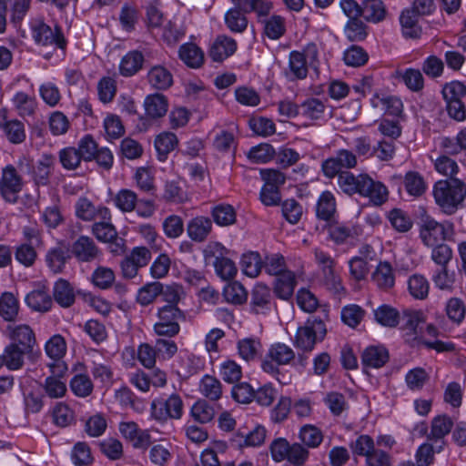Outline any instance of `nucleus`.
<instances>
[{"instance_id":"obj_63","label":"nucleus","mask_w":466,"mask_h":466,"mask_svg":"<svg viewBox=\"0 0 466 466\" xmlns=\"http://www.w3.org/2000/svg\"><path fill=\"white\" fill-rule=\"evenodd\" d=\"M442 96L446 103L461 101L466 96V86L460 81H452L443 86Z\"/></svg>"},{"instance_id":"obj_20","label":"nucleus","mask_w":466,"mask_h":466,"mask_svg":"<svg viewBox=\"0 0 466 466\" xmlns=\"http://www.w3.org/2000/svg\"><path fill=\"white\" fill-rule=\"evenodd\" d=\"M146 115L151 119L163 117L168 110L167 98L163 94L149 95L145 98Z\"/></svg>"},{"instance_id":"obj_23","label":"nucleus","mask_w":466,"mask_h":466,"mask_svg":"<svg viewBox=\"0 0 466 466\" xmlns=\"http://www.w3.org/2000/svg\"><path fill=\"white\" fill-rule=\"evenodd\" d=\"M53 297L55 301L62 308H69L75 303L76 295L71 284L59 279L54 285Z\"/></svg>"},{"instance_id":"obj_32","label":"nucleus","mask_w":466,"mask_h":466,"mask_svg":"<svg viewBox=\"0 0 466 466\" xmlns=\"http://www.w3.org/2000/svg\"><path fill=\"white\" fill-rule=\"evenodd\" d=\"M177 144V137L170 132H164L158 135L155 139V147L157 152L158 159L165 161L167 155L175 148Z\"/></svg>"},{"instance_id":"obj_39","label":"nucleus","mask_w":466,"mask_h":466,"mask_svg":"<svg viewBox=\"0 0 466 466\" xmlns=\"http://www.w3.org/2000/svg\"><path fill=\"white\" fill-rule=\"evenodd\" d=\"M25 350L21 349L16 343H11L5 347L3 355L5 359V366L9 370H15L23 366Z\"/></svg>"},{"instance_id":"obj_13","label":"nucleus","mask_w":466,"mask_h":466,"mask_svg":"<svg viewBox=\"0 0 466 466\" xmlns=\"http://www.w3.org/2000/svg\"><path fill=\"white\" fill-rule=\"evenodd\" d=\"M305 53L292 51L289 54V67L292 75L298 79H303L308 75V66L306 57H309L312 61L318 56V50L315 44H309Z\"/></svg>"},{"instance_id":"obj_64","label":"nucleus","mask_w":466,"mask_h":466,"mask_svg":"<svg viewBox=\"0 0 466 466\" xmlns=\"http://www.w3.org/2000/svg\"><path fill=\"white\" fill-rule=\"evenodd\" d=\"M429 380V375L422 368L410 370L405 376L407 386L411 390H420Z\"/></svg>"},{"instance_id":"obj_14","label":"nucleus","mask_w":466,"mask_h":466,"mask_svg":"<svg viewBox=\"0 0 466 466\" xmlns=\"http://www.w3.org/2000/svg\"><path fill=\"white\" fill-rule=\"evenodd\" d=\"M72 254L81 262H91L98 258L100 250L94 240L86 236H80L72 245Z\"/></svg>"},{"instance_id":"obj_45","label":"nucleus","mask_w":466,"mask_h":466,"mask_svg":"<svg viewBox=\"0 0 466 466\" xmlns=\"http://www.w3.org/2000/svg\"><path fill=\"white\" fill-rule=\"evenodd\" d=\"M161 291H163V284L160 282L147 283L138 290L137 300L140 305L147 306L160 295Z\"/></svg>"},{"instance_id":"obj_10","label":"nucleus","mask_w":466,"mask_h":466,"mask_svg":"<svg viewBox=\"0 0 466 466\" xmlns=\"http://www.w3.org/2000/svg\"><path fill=\"white\" fill-rule=\"evenodd\" d=\"M357 165L355 154L348 149H340L332 157L326 159L322 164V170L326 177H333L342 173V168L350 169Z\"/></svg>"},{"instance_id":"obj_53","label":"nucleus","mask_w":466,"mask_h":466,"mask_svg":"<svg viewBox=\"0 0 466 466\" xmlns=\"http://www.w3.org/2000/svg\"><path fill=\"white\" fill-rule=\"evenodd\" d=\"M113 201L116 208L123 212H130L136 208L137 197L135 192L130 189H121L114 197Z\"/></svg>"},{"instance_id":"obj_35","label":"nucleus","mask_w":466,"mask_h":466,"mask_svg":"<svg viewBox=\"0 0 466 466\" xmlns=\"http://www.w3.org/2000/svg\"><path fill=\"white\" fill-rule=\"evenodd\" d=\"M201 394L210 400H218L222 396L221 382L215 377L205 375L199 385Z\"/></svg>"},{"instance_id":"obj_27","label":"nucleus","mask_w":466,"mask_h":466,"mask_svg":"<svg viewBox=\"0 0 466 466\" xmlns=\"http://www.w3.org/2000/svg\"><path fill=\"white\" fill-rule=\"evenodd\" d=\"M296 286L295 276L291 271H286L277 276L274 283V291L281 299H289L294 292Z\"/></svg>"},{"instance_id":"obj_57","label":"nucleus","mask_w":466,"mask_h":466,"mask_svg":"<svg viewBox=\"0 0 466 466\" xmlns=\"http://www.w3.org/2000/svg\"><path fill=\"white\" fill-rule=\"evenodd\" d=\"M264 32L270 39H279L286 32L285 20L280 15H272L264 22Z\"/></svg>"},{"instance_id":"obj_54","label":"nucleus","mask_w":466,"mask_h":466,"mask_svg":"<svg viewBox=\"0 0 466 466\" xmlns=\"http://www.w3.org/2000/svg\"><path fill=\"white\" fill-rule=\"evenodd\" d=\"M405 188L411 196H421L426 189V184L423 177L414 171H410L406 174L404 178Z\"/></svg>"},{"instance_id":"obj_12","label":"nucleus","mask_w":466,"mask_h":466,"mask_svg":"<svg viewBox=\"0 0 466 466\" xmlns=\"http://www.w3.org/2000/svg\"><path fill=\"white\" fill-rule=\"evenodd\" d=\"M33 33L35 41L42 46H54L61 49L66 46V41L58 26L53 30L48 25L40 22L34 26Z\"/></svg>"},{"instance_id":"obj_1","label":"nucleus","mask_w":466,"mask_h":466,"mask_svg":"<svg viewBox=\"0 0 466 466\" xmlns=\"http://www.w3.org/2000/svg\"><path fill=\"white\" fill-rule=\"evenodd\" d=\"M338 185L347 195L359 194L368 198L376 206H380L388 199V189L380 181L373 180L367 174L354 175L350 171L339 173Z\"/></svg>"},{"instance_id":"obj_11","label":"nucleus","mask_w":466,"mask_h":466,"mask_svg":"<svg viewBox=\"0 0 466 466\" xmlns=\"http://www.w3.org/2000/svg\"><path fill=\"white\" fill-rule=\"evenodd\" d=\"M274 307L270 289L264 284H257L250 292L249 308L254 314H267Z\"/></svg>"},{"instance_id":"obj_48","label":"nucleus","mask_w":466,"mask_h":466,"mask_svg":"<svg viewBox=\"0 0 466 466\" xmlns=\"http://www.w3.org/2000/svg\"><path fill=\"white\" fill-rule=\"evenodd\" d=\"M46 355L53 360H61L66 352V343L61 335H54L46 343Z\"/></svg>"},{"instance_id":"obj_9","label":"nucleus","mask_w":466,"mask_h":466,"mask_svg":"<svg viewBox=\"0 0 466 466\" xmlns=\"http://www.w3.org/2000/svg\"><path fill=\"white\" fill-rule=\"evenodd\" d=\"M23 188L22 177L12 165L6 166L2 172L0 179V193L9 203H15L18 193Z\"/></svg>"},{"instance_id":"obj_37","label":"nucleus","mask_w":466,"mask_h":466,"mask_svg":"<svg viewBox=\"0 0 466 466\" xmlns=\"http://www.w3.org/2000/svg\"><path fill=\"white\" fill-rule=\"evenodd\" d=\"M2 128L7 139L13 144H20L25 139V125L17 119L6 120Z\"/></svg>"},{"instance_id":"obj_55","label":"nucleus","mask_w":466,"mask_h":466,"mask_svg":"<svg viewBox=\"0 0 466 466\" xmlns=\"http://www.w3.org/2000/svg\"><path fill=\"white\" fill-rule=\"evenodd\" d=\"M299 439L309 448H316L322 442L323 435L319 428L309 424L300 429Z\"/></svg>"},{"instance_id":"obj_16","label":"nucleus","mask_w":466,"mask_h":466,"mask_svg":"<svg viewBox=\"0 0 466 466\" xmlns=\"http://www.w3.org/2000/svg\"><path fill=\"white\" fill-rule=\"evenodd\" d=\"M212 220L205 216L191 218L187 225L188 238L195 242H204L212 231Z\"/></svg>"},{"instance_id":"obj_34","label":"nucleus","mask_w":466,"mask_h":466,"mask_svg":"<svg viewBox=\"0 0 466 466\" xmlns=\"http://www.w3.org/2000/svg\"><path fill=\"white\" fill-rule=\"evenodd\" d=\"M92 233L97 240L105 243L116 238V229L110 219H99L92 225Z\"/></svg>"},{"instance_id":"obj_31","label":"nucleus","mask_w":466,"mask_h":466,"mask_svg":"<svg viewBox=\"0 0 466 466\" xmlns=\"http://www.w3.org/2000/svg\"><path fill=\"white\" fill-rule=\"evenodd\" d=\"M452 425L453 423L450 417L446 415L437 416L431 421L429 440L434 441L436 443L440 441L442 445V439L451 431Z\"/></svg>"},{"instance_id":"obj_61","label":"nucleus","mask_w":466,"mask_h":466,"mask_svg":"<svg viewBox=\"0 0 466 466\" xmlns=\"http://www.w3.org/2000/svg\"><path fill=\"white\" fill-rule=\"evenodd\" d=\"M71 390L78 397H86L93 390V383L88 376L76 374L70 381Z\"/></svg>"},{"instance_id":"obj_44","label":"nucleus","mask_w":466,"mask_h":466,"mask_svg":"<svg viewBox=\"0 0 466 466\" xmlns=\"http://www.w3.org/2000/svg\"><path fill=\"white\" fill-rule=\"evenodd\" d=\"M13 102L21 116H29L35 114L36 108L35 98L26 93H16L13 98Z\"/></svg>"},{"instance_id":"obj_29","label":"nucleus","mask_w":466,"mask_h":466,"mask_svg":"<svg viewBox=\"0 0 466 466\" xmlns=\"http://www.w3.org/2000/svg\"><path fill=\"white\" fill-rule=\"evenodd\" d=\"M344 34L350 42L363 41L368 35V25L360 17L348 19L344 26Z\"/></svg>"},{"instance_id":"obj_22","label":"nucleus","mask_w":466,"mask_h":466,"mask_svg":"<svg viewBox=\"0 0 466 466\" xmlns=\"http://www.w3.org/2000/svg\"><path fill=\"white\" fill-rule=\"evenodd\" d=\"M55 162L56 157L51 154H44L37 161L33 175L34 181L37 186H47L49 184L51 170Z\"/></svg>"},{"instance_id":"obj_50","label":"nucleus","mask_w":466,"mask_h":466,"mask_svg":"<svg viewBox=\"0 0 466 466\" xmlns=\"http://www.w3.org/2000/svg\"><path fill=\"white\" fill-rule=\"evenodd\" d=\"M446 315L454 324H460L465 318L466 307L459 298H451L445 307Z\"/></svg>"},{"instance_id":"obj_60","label":"nucleus","mask_w":466,"mask_h":466,"mask_svg":"<svg viewBox=\"0 0 466 466\" xmlns=\"http://www.w3.org/2000/svg\"><path fill=\"white\" fill-rule=\"evenodd\" d=\"M328 232L336 244H343L354 235V228L344 224L334 222L329 225Z\"/></svg>"},{"instance_id":"obj_6","label":"nucleus","mask_w":466,"mask_h":466,"mask_svg":"<svg viewBox=\"0 0 466 466\" xmlns=\"http://www.w3.org/2000/svg\"><path fill=\"white\" fill-rule=\"evenodd\" d=\"M315 261L320 270L319 281L329 291L339 294L343 287L340 278L335 270V260L321 249L314 250Z\"/></svg>"},{"instance_id":"obj_21","label":"nucleus","mask_w":466,"mask_h":466,"mask_svg":"<svg viewBox=\"0 0 466 466\" xmlns=\"http://www.w3.org/2000/svg\"><path fill=\"white\" fill-rule=\"evenodd\" d=\"M389 360L388 350L381 346H370L361 355L362 365L366 368L379 369Z\"/></svg>"},{"instance_id":"obj_40","label":"nucleus","mask_w":466,"mask_h":466,"mask_svg":"<svg viewBox=\"0 0 466 466\" xmlns=\"http://www.w3.org/2000/svg\"><path fill=\"white\" fill-rule=\"evenodd\" d=\"M212 218L215 223L221 227H227L236 222V212L230 205H218L212 208Z\"/></svg>"},{"instance_id":"obj_41","label":"nucleus","mask_w":466,"mask_h":466,"mask_svg":"<svg viewBox=\"0 0 466 466\" xmlns=\"http://www.w3.org/2000/svg\"><path fill=\"white\" fill-rule=\"evenodd\" d=\"M58 157L62 167L68 171L76 170L83 160L75 147H67L61 149L58 153Z\"/></svg>"},{"instance_id":"obj_59","label":"nucleus","mask_w":466,"mask_h":466,"mask_svg":"<svg viewBox=\"0 0 466 466\" xmlns=\"http://www.w3.org/2000/svg\"><path fill=\"white\" fill-rule=\"evenodd\" d=\"M260 347V342L254 339H244L238 342V354L247 361L253 360L257 358Z\"/></svg>"},{"instance_id":"obj_43","label":"nucleus","mask_w":466,"mask_h":466,"mask_svg":"<svg viewBox=\"0 0 466 466\" xmlns=\"http://www.w3.org/2000/svg\"><path fill=\"white\" fill-rule=\"evenodd\" d=\"M410 295L417 299H424L428 297L430 285L425 277L414 274L408 281Z\"/></svg>"},{"instance_id":"obj_49","label":"nucleus","mask_w":466,"mask_h":466,"mask_svg":"<svg viewBox=\"0 0 466 466\" xmlns=\"http://www.w3.org/2000/svg\"><path fill=\"white\" fill-rule=\"evenodd\" d=\"M262 264L263 262L258 252H249L242 256V270L248 277H257L260 273Z\"/></svg>"},{"instance_id":"obj_25","label":"nucleus","mask_w":466,"mask_h":466,"mask_svg":"<svg viewBox=\"0 0 466 466\" xmlns=\"http://www.w3.org/2000/svg\"><path fill=\"white\" fill-rule=\"evenodd\" d=\"M180 59L189 67L198 68L204 63V53L195 44H184L179 48Z\"/></svg>"},{"instance_id":"obj_58","label":"nucleus","mask_w":466,"mask_h":466,"mask_svg":"<svg viewBox=\"0 0 466 466\" xmlns=\"http://www.w3.org/2000/svg\"><path fill=\"white\" fill-rule=\"evenodd\" d=\"M223 295L227 301L233 304H242L248 298L245 288L238 281L228 283L224 289Z\"/></svg>"},{"instance_id":"obj_30","label":"nucleus","mask_w":466,"mask_h":466,"mask_svg":"<svg viewBox=\"0 0 466 466\" xmlns=\"http://www.w3.org/2000/svg\"><path fill=\"white\" fill-rule=\"evenodd\" d=\"M235 5L244 13L255 12L258 17L268 15L272 3L266 0H233Z\"/></svg>"},{"instance_id":"obj_56","label":"nucleus","mask_w":466,"mask_h":466,"mask_svg":"<svg viewBox=\"0 0 466 466\" xmlns=\"http://www.w3.org/2000/svg\"><path fill=\"white\" fill-rule=\"evenodd\" d=\"M324 402L334 416H339L349 407L344 394L338 391L327 393Z\"/></svg>"},{"instance_id":"obj_5","label":"nucleus","mask_w":466,"mask_h":466,"mask_svg":"<svg viewBox=\"0 0 466 466\" xmlns=\"http://www.w3.org/2000/svg\"><path fill=\"white\" fill-rule=\"evenodd\" d=\"M327 333L326 326L320 318L312 317L303 327H299L295 336V346L309 352L314 349L317 341H321Z\"/></svg>"},{"instance_id":"obj_26","label":"nucleus","mask_w":466,"mask_h":466,"mask_svg":"<svg viewBox=\"0 0 466 466\" xmlns=\"http://www.w3.org/2000/svg\"><path fill=\"white\" fill-rule=\"evenodd\" d=\"M147 77L151 86L156 89L166 90L173 84L172 74L162 66H153L149 70Z\"/></svg>"},{"instance_id":"obj_4","label":"nucleus","mask_w":466,"mask_h":466,"mask_svg":"<svg viewBox=\"0 0 466 466\" xmlns=\"http://www.w3.org/2000/svg\"><path fill=\"white\" fill-rule=\"evenodd\" d=\"M184 312L175 305H165L157 310L154 331L158 336L174 337L179 333V322L185 320Z\"/></svg>"},{"instance_id":"obj_3","label":"nucleus","mask_w":466,"mask_h":466,"mask_svg":"<svg viewBox=\"0 0 466 466\" xmlns=\"http://www.w3.org/2000/svg\"><path fill=\"white\" fill-rule=\"evenodd\" d=\"M453 234L454 228L451 222L439 223L423 211L420 221V237L424 245L433 247L451 238Z\"/></svg>"},{"instance_id":"obj_24","label":"nucleus","mask_w":466,"mask_h":466,"mask_svg":"<svg viewBox=\"0 0 466 466\" xmlns=\"http://www.w3.org/2000/svg\"><path fill=\"white\" fill-rule=\"evenodd\" d=\"M144 56L139 51H130L125 55L119 65V72L123 76L128 77L137 74L143 66Z\"/></svg>"},{"instance_id":"obj_51","label":"nucleus","mask_w":466,"mask_h":466,"mask_svg":"<svg viewBox=\"0 0 466 466\" xmlns=\"http://www.w3.org/2000/svg\"><path fill=\"white\" fill-rule=\"evenodd\" d=\"M67 258H69L68 251L61 247L54 248L46 254V262L55 273L63 269Z\"/></svg>"},{"instance_id":"obj_19","label":"nucleus","mask_w":466,"mask_h":466,"mask_svg":"<svg viewBox=\"0 0 466 466\" xmlns=\"http://www.w3.org/2000/svg\"><path fill=\"white\" fill-rule=\"evenodd\" d=\"M421 15L405 8L400 15V24L402 35L406 38H419L421 35V27L419 25V18Z\"/></svg>"},{"instance_id":"obj_15","label":"nucleus","mask_w":466,"mask_h":466,"mask_svg":"<svg viewBox=\"0 0 466 466\" xmlns=\"http://www.w3.org/2000/svg\"><path fill=\"white\" fill-rule=\"evenodd\" d=\"M77 218L85 221L110 219V210L106 207L96 208L87 198H80L76 205Z\"/></svg>"},{"instance_id":"obj_7","label":"nucleus","mask_w":466,"mask_h":466,"mask_svg":"<svg viewBox=\"0 0 466 466\" xmlns=\"http://www.w3.org/2000/svg\"><path fill=\"white\" fill-rule=\"evenodd\" d=\"M152 418L158 421H167L168 419L178 420L183 414V400L177 393L167 398H157L150 405Z\"/></svg>"},{"instance_id":"obj_33","label":"nucleus","mask_w":466,"mask_h":466,"mask_svg":"<svg viewBox=\"0 0 466 466\" xmlns=\"http://www.w3.org/2000/svg\"><path fill=\"white\" fill-rule=\"evenodd\" d=\"M336 211L335 198L329 191H324L317 203V217L319 219L329 220Z\"/></svg>"},{"instance_id":"obj_62","label":"nucleus","mask_w":466,"mask_h":466,"mask_svg":"<svg viewBox=\"0 0 466 466\" xmlns=\"http://www.w3.org/2000/svg\"><path fill=\"white\" fill-rule=\"evenodd\" d=\"M43 388L49 398L58 399L66 393V384L56 376H48L44 382Z\"/></svg>"},{"instance_id":"obj_36","label":"nucleus","mask_w":466,"mask_h":466,"mask_svg":"<svg viewBox=\"0 0 466 466\" xmlns=\"http://www.w3.org/2000/svg\"><path fill=\"white\" fill-rule=\"evenodd\" d=\"M372 279L382 289H388L394 285V276L390 263L380 262L372 274Z\"/></svg>"},{"instance_id":"obj_46","label":"nucleus","mask_w":466,"mask_h":466,"mask_svg":"<svg viewBox=\"0 0 466 466\" xmlns=\"http://www.w3.org/2000/svg\"><path fill=\"white\" fill-rule=\"evenodd\" d=\"M244 14L237 5L226 13V24L232 32L241 33L247 28L248 20Z\"/></svg>"},{"instance_id":"obj_47","label":"nucleus","mask_w":466,"mask_h":466,"mask_svg":"<svg viewBox=\"0 0 466 466\" xmlns=\"http://www.w3.org/2000/svg\"><path fill=\"white\" fill-rule=\"evenodd\" d=\"M276 152L273 147L268 143H262L250 148L248 157L253 163L263 164L270 161Z\"/></svg>"},{"instance_id":"obj_2","label":"nucleus","mask_w":466,"mask_h":466,"mask_svg":"<svg viewBox=\"0 0 466 466\" xmlns=\"http://www.w3.org/2000/svg\"><path fill=\"white\" fill-rule=\"evenodd\" d=\"M433 197L443 213L452 215L466 198V184L459 178L439 180L434 185Z\"/></svg>"},{"instance_id":"obj_28","label":"nucleus","mask_w":466,"mask_h":466,"mask_svg":"<svg viewBox=\"0 0 466 466\" xmlns=\"http://www.w3.org/2000/svg\"><path fill=\"white\" fill-rule=\"evenodd\" d=\"M25 302L33 310L39 312L48 311L53 305L51 296L43 289H35L28 293L25 297Z\"/></svg>"},{"instance_id":"obj_42","label":"nucleus","mask_w":466,"mask_h":466,"mask_svg":"<svg viewBox=\"0 0 466 466\" xmlns=\"http://www.w3.org/2000/svg\"><path fill=\"white\" fill-rule=\"evenodd\" d=\"M18 314V302L12 293H4L0 297V316L6 321H12Z\"/></svg>"},{"instance_id":"obj_18","label":"nucleus","mask_w":466,"mask_h":466,"mask_svg":"<svg viewBox=\"0 0 466 466\" xmlns=\"http://www.w3.org/2000/svg\"><path fill=\"white\" fill-rule=\"evenodd\" d=\"M237 49V43L233 38L219 35L211 46L209 56L216 62H222L232 56Z\"/></svg>"},{"instance_id":"obj_8","label":"nucleus","mask_w":466,"mask_h":466,"mask_svg":"<svg viewBox=\"0 0 466 466\" xmlns=\"http://www.w3.org/2000/svg\"><path fill=\"white\" fill-rule=\"evenodd\" d=\"M295 359L293 350L284 343H276L270 346L261 368L270 374L279 373V365H287Z\"/></svg>"},{"instance_id":"obj_52","label":"nucleus","mask_w":466,"mask_h":466,"mask_svg":"<svg viewBox=\"0 0 466 466\" xmlns=\"http://www.w3.org/2000/svg\"><path fill=\"white\" fill-rule=\"evenodd\" d=\"M191 416L199 423H208L215 417L214 408L206 400H198L191 408Z\"/></svg>"},{"instance_id":"obj_17","label":"nucleus","mask_w":466,"mask_h":466,"mask_svg":"<svg viewBox=\"0 0 466 466\" xmlns=\"http://www.w3.org/2000/svg\"><path fill=\"white\" fill-rule=\"evenodd\" d=\"M361 7V17L368 23H381L388 15L386 5L382 0H362Z\"/></svg>"},{"instance_id":"obj_38","label":"nucleus","mask_w":466,"mask_h":466,"mask_svg":"<svg viewBox=\"0 0 466 466\" xmlns=\"http://www.w3.org/2000/svg\"><path fill=\"white\" fill-rule=\"evenodd\" d=\"M374 316L378 323L390 328L396 327L400 320L399 312L388 305H382L376 309Z\"/></svg>"}]
</instances>
